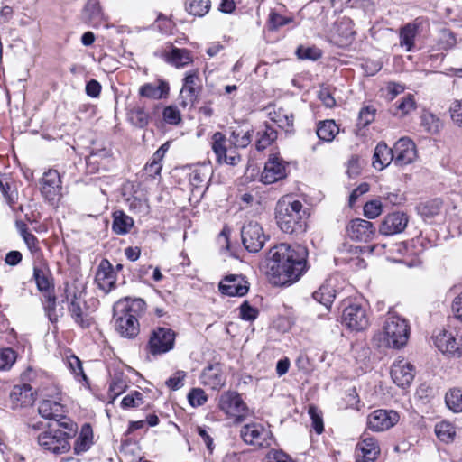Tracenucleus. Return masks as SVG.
Returning a JSON list of instances; mask_svg holds the SVG:
<instances>
[{"label":"nucleus","instance_id":"f257e3e1","mask_svg":"<svg viewBox=\"0 0 462 462\" xmlns=\"http://www.w3.org/2000/svg\"><path fill=\"white\" fill-rule=\"evenodd\" d=\"M308 251L300 245L281 243L268 253L270 272L282 284H291L306 273Z\"/></svg>","mask_w":462,"mask_h":462},{"label":"nucleus","instance_id":"f03ea898","mask_svg":"<svg viewBox=\"0 0 462 462\" xmlns=\"http://www.w3.org/2000/svg\"><path fill=\"white\" fill-rule=\"evenodd\" d=\"M308 208L292 196L281 198L275 207L279 228L286 234L301 235L307 229Z\"/></svg>","mask_w":462,"mask_h":462},{"label":"nucleus","instance_id":"7ed1b4c3","mask_svg":"<svg viewBox=\"0 0 462 462\" xmlns=\"http://www.w3.org/2000/svg\"><path fill=\"white\" fill-rule=\"evenodd\" d=\"M146 303L142 299L119 301L114 307V327L125 338H134L140 332L139 316L144 311Z\"/></svg>","mask_w":462,"mask_h":462},{"label":"nucleus","instance_id":"20e7f679","mask_svg":"<svg viewBox=\"0 0 462 462\" xmlns=\"http://www.w3.org/2000/svg\"><path fill=\"white\" fill-rule=\"evenodd\" d=\"M83 291V285L77 281L67 282L61 302L62 309L66 306L75 323L82 328H88L92 325L93 321L92 318L84 313L82 309V304L84 303Z\"/></svg>","mask_w":462,"mask_h":462},{"label":"nucleus","instance_id":"39448f33","mask_svg":"<svg viewBox=\"0 0 462 462\" xmlns=\"http://www.w3.org/2000/svg\"><path fill=\"white\" fill-rule=\"evenodd\" d=\"M411 328L409 321L395 311H388L383 324V340L387 346L400 349L409 339Z\"/></svg>","mask_w":462,"mask_h":462},{"label":"nucleus","instance_id":"423d86ee","mask_svg":"<svg viewBox=\"0 0 462 462\" xmlns=\"http://www.w3.org/2000/svg\"><path fill=\"white\" fill-rule=\"evenodd\" d=\"M33 277L38 290L43 294L45 312L51 323L58 320L56 315V295L54 279L44 269L34 267Z\"/></svg>","mask_w":462,"mask_h":462},{"label":"nucleus","instance_id":"0eeeda50","mask_svg":"<svg viewBox=\"0 0 462 462\" xmlns=\"http://www.w3.org/2000/svg\"><path fill=\"white\" fill-rule=\"evenodd\" d=\"M218 408L237 423L243 421L247 414V407L236 392L223 393L218 400Z\"/></svg>","mask_w":462,"mask_h":462},{"label":"nucleus","instance_id":"6e6552de","mask_svg":"<svg viewBox=\"0 0 462 462\" xmlns=\"http://www.w3.org/2000/svg\"><path fill=\"white\" fill-rule=\"evenodd\" d=\"M342 319L348 328L355 331L365 330L370 324L365 306L358 301L351 302L344 309Z\"/></svg>","mask_w":462,"mask_h":462},{"label":"nucleus","instance_id":"1a4fd4ad","mask_svg":"<svg viewBox=\"0 0 462 462\" xmlns=\"http://www.w3.org/2000/svg\"><path fill=\"white\" fill-rule=\"evenodd\" d=\"M241 238L243 245L248 252L257 253L263 247L268 236L260 224L249 221L241 229Z\"/></svg>","mask_w":462,"mask_h":462},{"label":"nucleus","instance_id":"9d476101","mask_svg":"<svg viewBox=\"0 0 462 462\" xmlns=\"http://www.w3.org/2000/svg\"><path fill=\"white\" fill-rule=\"evenodd\" d=\"M175 332L169 328L158 327L151 333L148 341V350L153 355H161L169 352L174 346Z\"/></svg>","mask_w":462,"mask_h":462},{"label":"nucleus","instance_id":"9b49d317","mask_svg":"<svg viewBox=\"0 0 462 462\" xmlns=\"http://www.w3.org/2000/svg\"><path fill=\"white\" fill-rule=\"evenodd\" d=\"M240 436L246 444L258 448L269 447L272 441L271 430L263 424L256 422L243 426Z\"/></svg>","mask_w":462,"mask_h":462},{"label":"nucleus","instance_id":"f8f14e48","mask_svg":"<svg viewBox=\"0 0 462 462\" xmlns=\"http://www.w3.org/2000/svg\"><path fill=\"white\" fill-rule=\"evenodd\" d=\"M202 86L198 70H190L183 79V85L180 95V105L183 107L192 106L197 100Z\"/></svg>","mask_w":462,"mask_h":462},{"label":"nucleus","instance_id":"ddd939ff","mask_svg":"<svg viewBox=\"0 0 462 462\" xmlns=\"http://www.w3.org/2000/svg\"><path fill=\"white\" fill-rule=\"evenodd\" d=\"M226 137L220 132H216L212 136V150L216 154L217 161L219 163L229 165H237L241 161L240 155L236 151V148L227 149L226 146Z\"/></svg>","mask_w":462,"mask_h":462},{"label":"nucleus","instance_id":"4468645a","mask_svg":"<svg viewBox=\"0 0 462 462\" xmlns=\"http://www.w3.org/2000/svg\"><path fill=\"white\" fill-rule=\"evenodd\" d=\"M287 176V162L276 155H271L265 162L260 180L264 184H272Z\"/></svg>","mask_w":462,"mask_h":462},{"label":"nucleus","instance_id":"2eb2a0df","mask_svg":"<svg viewBox=\"0 0 462 462\" xmlns=\"http://www.w3.org/2000/svg\"><path fill=\"white\" fill-rule=\"evenodd\" d=\"M393 162L397 166H405L413 162L417 157L414 142L408 137L400 138L393 147Z\"/></svg>","mask_w":462,"mask_h":462},{"label":"nucleus","instance_id":"dca6fc26","mask_svg":"<svg viewBox=\"0 0 462 462\" xmlns=\"http://www.w3.org/2000/svg\"><path fill=\"white\" fill-rule=\"evenodd\" d=\"M399 419L395 411L376 410L367 416V426L373 431H383L394 426Z\"/></svg>","mask_w":462,"mask_h":462},{"label":"nucleus","instance_id":"f3484780","mask_svg":"<svg viewBox=\"0 0 462 462\" xmlns=\"http://www.w3.org/2000/svg\"><path fill=\"white\" fill-rule=\"evenodd\" d=\"M95 282L97 288L106 294L116 288V273L107 259H103L99 263L95 275Z\"/></svg>","mask_w":462,"mask_h":462},{"label":"nucleus","instance_id":"a211bd4d","mask_svg":"<svg viewBox=\"0 0 462 462\" xmlns=\"http://www.w3.org/2000/svg\"><path fill=\"white\" fill-rule=\"evenodd\" d=\"M415 376L414 366L404 359L395 361L391 368V377L402 388L409 387Z\"/></svg>","mask_w":462,"mask_h":462},{"label":"nucleus","instance_id":"6ab92c4d","mask_svg":"<svg viewBox=\"0 0 462 462\" xmlns=\"http://www.w3.org/2000/svg\"><path fill=\"white\" fill-rule=\"evenodd\" d=\"M218 288L222 294L242 297L248 292L249 285L243 275L229 274L220 282Z\"/></svg>","mask_w":462,"mask_h":462},{"label":"nucleus","instance_id":"aec40b11","mask_svg":"<svg viewBox=\"0 0 462 462\" xmlns=\"http://www.w3.org/2000/svg\"><path fill=\"white\" fill-rule=\"evenodd\" d=\"M409 217L404 212H393L388 214L383 219L379 232L384 236H393L400 234L406 228Z\"/></svg>","mask_w":462,"mask_h":462},{"label":"nucleus","instance_id":"412c9836","mask_svg":"<svg viewBox=\"0 0 462 462\" xmlns=\"http://www.w3.org/2000/svg\"><path fill=\"white\" fill-rule=\"evenodd\" d=\"M40 191L45 201L56 208L58 203V171L50 169L40 180Z\"/></svg>","mask_w":462,"mask_h":462},{"label":"nucleus","instance_id":"4be33fe9","mask_svg":"<svg viewBox=\"0 0 462 462\" xmlns=\"http://www.w3.org/2000/svg\"><path fill=\"white\" fill-rule=\"evenodd\" d=\"M435 345L439 351L450 356L462 355V337H456L451 332L442 331L437 335Z\"/></svg>","mask_w":462,"mask_h":462},{"label":"nucleus","instance_id":"5701e85b","mask_svg":"<svg viewBox=\"0 0 462 462\" xmlns=\"http://www.w3.org/2000/svg\"><path fill=\"white\" fill-rule=\"evenodd\" d=\"M374 225L365 219L356 218L351 220L346 226L347 236L356 241L367 242L374 234Z\"/></svg>","mask_w":462,"mask_h":462},{"label":"nucleus","instance_id":"b1692460","mask_svg":"<svg viewBox=\"0 0 462 462\" xmlns=\"http://www.w3.org/2000/svg\"><path fill=\"white\" fill-rule=\"evenodd\" d=\"M200 382L211 389H220L226 383V376L220 364L216 363L205 367L200 374Z\"/></svg>","mask_w":462,"mask_h":462},{"label":"nucleus","instance_id":"393cba45","mask_svg":"<svg viewBox=\"0 0 462 462\" xmlns=\"http://www.w3.org/2000/svg\"><path fill=\"white\" fill-rule=\"evenodd\" d=\"M423 22L424 19L422 17H418L413 22L406 23L400 29V46L404 48L406 51H412L415 38Z\"/></svg>","mask_w":462,"mask_h":462},{"label":"nucleus","instance_id":"a878e982","mask_svg":"<svg viewBox=\"0 0 462 462\" xmlns=\"http://www.w3.org/2000/svg\"><path fill=\"white\" fill-rule=\"evenodd\" d=\"M170 91L168 82L159 79L153 83H146L139 88V95L147 98L161 99L167 97Z\"/></svg>","mask_w":462,"mask_h":462},{"label":"nucleus","instance_id":"bb28decb","mask_svg":"<svg viewBox=\"0 0 462 462\" xmlns=\"http://www.w3.org/2000/svg\"><path fill=\"white\" fill-rule=\"evenodd\" d=\"M162 57L167 63L178 69L188 66L193 60L190 51L176 47H172L169 51H164Z\"/></svg>","mask_w":462,"mask_h":462},{"label":"nucleus","instance_id":"cd10ccee","mask_svg":"<svg viewBox=\"0 0 462 462\" xmlns=\"http://www.w3.org/2000/svg\"><path fill=\"white\" fill-rule=\"evenodd\" d=\"M60 355L61 356L62 362L64 363L65 366L78 381H86L88 379L84 373L80 359L76 355H74L70 349L65 348L62 352L60 353Z\"/></svg>","mask_w":462,"mask_h":462},{"label":"nucleus","instance_id":"c85d7f7f","mask_svg":"<svg viewBox=\"0 0 462 462\" xmlns=\"http://www.w3.org/2000/svg\"><path fill=\"white\" fill-rule=\"evenodd\" d=\"M78 430V424L73 420L60 413V437L64 436L65 439H72L77 435ZM69 448L70 446L67 441L62 443L60 439V453L68 451Z\"/></svg>","mask_w":462,"mask_h":462},{"label":"nucleus","instance_id":"c756f323","mask_svg":"<svg viewBox=\"0 0 462 462\" xmlns=\"http://www.w3.org/2000/svg\"><path fill=\"white\" fill-rule=\"evenodd\" d=\"M112 231L119 236L126 235L134 227V219L123 210H116L112 214Z\"/></svg>","mask_w":462,"mask_h":462},{"label":"nucleus","instance_id":"7c9ffc66","mask_svg":"<svg viewBox=\"0 0 462 462\" xmlns=\"http://www.w3.org/2000/svg\"><path fill=\"white\" fill-rule=\"evenodd\" d=\"M393 161V148H389L383 142H380L373 157V166L377 170H383Z\"/></svg>","mask_w":462,"mask_h":462},{"label":"nucleus","instance_id":"2f4dec72","mask_svg":"<svg viewBox=\"0 0 462 462\" xmlns=\"http://www.w3.org/2000/svg\"><path fill=\"white\" fill-rule=\"evenodd\" d=\"M356 452L358 457L365 458L367 462L374 461L380 453V448L374 438H365L357 444Z\"/></svg>","mask_w":462,"mask_h":462},{"label":"nucleus","instance_id":"473e14b6","mask_svg":"<svg viewBox=\"0 0 462 462\" xmlns=\"http://www.w3.org/2000/svg\"><path fill=\"white\" fill-rule=\"evenodd\" d=\"M251 130L245 125L231 127L229 142L235 148H245L252 141Z\"/></svg>","mask_w":462,"mask_h":462},{"label":"nucleus","instance_id":"72a5a7b5","mask_svg":"<svg viewBox=\"0 0 462 462\" xmlns=\"http://www.w3.org/2000/svg\"><path fill=\"white\" fill-rule=\"evenodd\" d=\"M92 439V427L89 423H85L82 425L79 438L75 441L74 452L79 455L88 450L93 443Z\"/></svg>","mask_w":462,"mask_h":462},{"label":"nucleus","instance_id":"f704fd0d","mask_svg":"<svg viewBox=\"0 0 462 462\" xmlns=\"http://www.w3.org/2000/svg\"><path fill=\"white\" fill-rule=\"evenodd\" d=\"M339 128L334 120L319 121L317 125V136L324 142H332L338 134Z\"/></svg>","mask_w":462,"mask_h":462},{"label":"nucleus","instance_id":"c9c22d12","mask_svg":"<svg viewBox=\"0 0 462 462\" xmlns=\"http://www.w3.org/2000/svg\"><path fill=\"white\" fill-rule=\"evenodd\" d=\"M127 119L134 126L144 128L149 124L150 116L145 112L143 106L135 105L129 108L127 112Z\"/></svg>","mask_w":462,"mask_h":462},{"label":"nucleus","instance_id":"e433bc0d","mask_svg":"<svg viewBox=\"0 0 462 462\" xmlns=\"http://www.w3.org/2000/svg\"><path fill=\"white\" fill-rule=\"evenodd\" d=\"M312 296L315 300L328 310L336 297V291L328 283H325L318 291H314Z\"/></svg>","mask_w":462,"mask_h":462},{"label":"nucleus","instance_id":"4c0bfd02","mask_svg":"<svg viewBox=\"0 0 462 462\" xmlns=\"http://www.w3.org/2000/svg\"><path fill=\"white\" fill-rule=\"evenodd\" d=\"M39 414L45 420H54L56 423L58 420V402L54 399H44L39 403Z\"/></svg>","mask_w":462,"mask_h":462},{"label":"nucleus","instance_id":"58836bf2","mask_svg":"<svg viewBox=\"0 0 462 462\" xmlns=\"http://www.w3.org/2000/svg\"><path fill=\"white\" fill-rule=\"evenodd\" d=\"M211 7L210 0H187L186 11L194 16L202 17L206 15Z\"/></svg>","mask_w":462,"mask_h":462},{"label":"nucleus","instance_id":"ea45409f","mask_svg":"<svg viewBox=\"0 0 462 462\" xmlns=\"http://www.w3.org/2000/svg\"><path fill=\"white\" fill-rule=\"evenodd\" d=\"M441 205L442 203L439 199L429 200L424 203H420L417 207V211L425 219L432 218L439 215Z\"/></svg>","mask_w":462,"mask_h":462},{"label":"nucleus","instance_id":"a19ab883","mask_svg":"<svg viewBox=\"0 0 462 462\" xmlns=\"http://www.w3.org/2000/svg\"><path fill=\"white\" fill-rule=\"evenodd\" d=\"M10 396L14 401L20 402L21 405L30 404L32 396V387L27 383L14 386Z\"/></svg>","mask_w":462,"mask_h":462},{"label":"nucleus","instance_id":"79ce46f5","mask_svg":"<svg viewBox=\"0 0 462 462\" xmlns=\"http://www.w3.org/2000/svg\"><path fill=\"white\" fill-rule=\"evenodd\" d=\"M435 433L440 441L450 443L454 440L456 430L451 423L441 421L436 424Z\"/></svg>","mask_w":462,"mask_h":462},{"label":"nucleus","instance_id":"37998d69","mask_svg":"<svg viewBox=\"0 0 462 462\" xmlns=\"http://www.w3.org/2000/svg\"><path fill=\"white\" fill-rule=\"evenodd\" d=\"M416 108V102L413 95L408 94L403 97L401 100L396 102L395 111L393 115L396 116H404Z\"/></svg>","mask_w":462,"mask_h":462},{"label":"nucleus","instance_id":"c03bdc74","mask_svg":"<svg viewBox=\"0 0 462 462\" xmlns=\"http://www.w3.org/2000/svg\"><path fill=\"white\" fill-rule=\"evenodd\" d=\"M258 139L256 141V149L258 151L264 150L277 138V132L270 125H265L264 129L259 131Z\"/></svg>","mask_w":462,"mask_h":462},{"label":"nucleus","instance_id":"a18cd8bd","mask_svg":"<svg viewBox=\"0 0 462 462\" xmlns=\"http://www.w3.org/2000/svg\"><path fill=\"white\" fill-rule=\"evenodd\" d=\"M57 430L44 431L38 437L39 444L47 450L53 453L58 452V435Z\"/></svg>","mask_w":462,"mask_h":462},{"label":"nucleus","instance_id":"49530a36","mask_svg":"<svg viewBox=\"0 0 462 462\" xmlns=\"http://www.w3.org/2000/svg\"><path fill=\"white\" fill-rule=\"evenodd\" d=\"M445 402L448 408L454 412H462V390H450L446 393Z\"/></svg>","mask_w":462,"mask_h":462},{"label":"nucleus","instance_id":"de8ad7c7","mask_svg":"<svg viewBox=\"0 0 462 462\" xmlns=\"http://www.w3.org/2000/svg\"><path fill=\"white\" fill-rule=\"evenodd\" d=\"M126 388V382L122 377L121 374H116L110 383L109 385V395L113 399L116 398L118 395H120L122 393L125 392Z\"/></svg>","mask_w":462,"mask_h":462},{"label":"nucleus","instance_id":"09e8293b","mask_svg":"<svg viewBox=\"0 0 462 462\" xmlns=\"http://www.w3.org/2000/svg\"><path fill=\"white\" fill-rule=\"evenodd\" d=\"M143 396L138 391H134L127 395H125L121 402V406L124 409L135 408L139 407L143 403Z\"/></svg>","mask_w":462,"mask_h":462},{"label":"nucleus","instance_id":"8fccbe9b","mask_svg":"<svg viewBox=\"0 0 462 462\" xmlns=\"http://www.w3.org/2000/svg\"><path fill=\"white\" fill-rule=\"evenodd\" d=\"M296 54L299 59L311 60H317L322 55L321 51L317 47H303V46H300L297 49Z\"/></svg>","mask_w":462,"mask_h":462},{"label":"nucleus","instance_id":"3c124183","mask_svg":"<svg viewBox=\"0 0 462 462\" xmlns=\"http://www.w3.org/2000/svg\"><path fill=\"white\" fill-rule=\"evenodd\" d=\"M188 400L192 407H199L208 401V396L201 388H193L188 394Z\"/></svg>","mask_w":462,"mask_h":462},{"label":"nucleus","instance_id":"603ef678","mask_svg":"<svg viewBox=\"0 0 462 462\" xmlns=\"http://www.w3.org/2000/svg\"><path fill=\"white\" fill-rule=\"evenodd\" d=\"M16 360V353L12 348L0 350V370L9 369Z\"/></svg>","mask_w":462,"mask_h":462},{"label":"nucleus","instance_id":"864d4df0","mask_svg":"<svg viewBox=\"0 0 462 462\" xmlns=\"http://www.w3.org/2000/svg\"><path fill=\"white\" fill-rule=\"evenodd\" d=\"M196 432L201 438L209 453L214 450L213 430L208 427L197 426Z\"/></svg>","mask_w":462,"mask_h":462},{"label":"nucleus","instance_id":"5fc2aeb1","mask_svg":"<svg viewBox=\"0 0 462 462\" xmlns=\"http://www.w3.org/2000/svg\"><path fill=\"white\" fill-rule=\"evenodd\" d=\"M291 22H292L291 18L284 17L276 12H271L269 14L268 23L271 31H275Z\"/></svg>","mask_w":462,"mask_h":462},{"label":"nucleus","instance_id":"6e6d98bb","mask_svg":"<svg viewBox=\"0 0 462 462\" xmlns=\"http://www.w3.org/2000/svg\"><path fill=\"white\" fill-rule=\"evenodd\" d=\"M163 120L170 125H178L181 121L179 109L174 106L164 107L162 112Z\"/></svg>","mask_w":462,"mask_h":462},{"label":"nucleus","instance_id":"4d7b16f0","mask_svg":"<svg viewBox=\"0 0 462 462\" xmlns=\"http://www.w3.org/2000/svg\"><path fill=\"white\" fill-rule=\"evenodd\" d=\"M362 252V247L360 246H353V245H344L342 249H340V254H342L337 260H340L342 262L347 263L354 260L355 256L358 259L360 253Z\"/></svg>","mask_w":462,"mask_h":462},{"label":"nucleus","instance_id":"13d9d810","mask_svg":"<svg viewBox=\"0 0 462 462\" xmlns=\"http://www.w3.org/2000/svg\"><path fill=\"white\" fill-rule=\"evenodd\" d=\"M375 108H374L372 106L363 107L358 115V125L365 127L371 122H373L375 116Z\"/></svg>","mask_w":462,"mask_h":462},{"label":"nucleus","instance_id":"bf43d9fd","mask_svg":"<svg viewBox=\"0 0 462 462\" xmlns=\"http://www.w3.org/2000/svg\"><path fill=\"white\" fill-rule=\"evenodd\" d=\"M382 203L379 200H371L365 204L364 214L368 218H375L382 213Z\"/></svg>","mask_w":462,"mask_h":462},{"label":"nucleus","instance_id":"052dcab7","mask_svg":"<svg viewBox=\"0 0 462 462\" xmlns=\"http://www.w3.org/2000/svg\"><path fill=\"white\" fill-rule=\"evenodd\" d=\"M259 314L256 308L252 307L248 301H244L240 306V318L244 320L253 321Z\"/></svg>","mask_w":462,"mask_h":462},{"label":"nucleus","instance_id":"680f3d73","mask_svg":"<svg viewBox=\"0 0 462 462\" xmlns=\"http://www.w3.org/2000/svg\"><path fill=\"white\" fill-rule=\"evenodd\" d=\"M452 121L462 127V100H454L449 107Z\"/></svg>","mask_w":462,"mask_h":462},{"label":"nucleus","instance_id":"e2e57ef3","mask_svg":"<svg viewBox=\"0 0 462 462\" xmlns=\"http://www.w3.org/2000/svg\"><path fill=\"white\" fill-rule=\"evenodd\" d=\"M186 373L184 371H177L167 381L166 385L171 390H178L184 385Z\"/></svg>","mask_w":462,"mask_h":462},{"label":"nucleus","instance_id":"0e129e2a","mask_svg":"<svg viewBox=\"0 0 462 462\" xmlns=\"http://www.w3.org/2000/svg\"><path fill=\"white\" fill-rule=\"evenodd\" d=\"M84 12L89 18L98 17L101 14L99 0H88Z\"/></svg>","mask_w":462,"mask_h":462},{"label":"nucleus","instance_id":"69168bd1","mask_svg":"<svg viewBox=\"0 0 462 462\" xmlns=\"http://www.w3.org/2000/svg\"><path fill=\"white\" fill-rule=\"evenodd\" d=\"M309 414L312 420V427L316 433L321 434L324 430V425L322 418L318 414L315 407H310Z\"/></svg>","mask_w":462,"mask_h":462},{"label":"nucleus","instance_id":"338daca9","mask_svg":"<svg viewBox=\"0 0 462 462\" xmlns=\"http://www.w3.org/2000/svg\"><path fill=\"white\" fill-rule=\"evenodd\" d=\"M266 462H294L291 457L282 450H272Z\"/></svg>","mask_w":462,"mask_h":462},{"label":"nucleus","instance_id":"774afa93","mask_svg":"<svg viewBox=\"0 0 462 462\" xmlns=\"http://www.w3.org/2000/svg\"><path fill=\"white\" fill-rule=\"evenodd\" d=\"M319 98L326 107L332 108L336 106V100L328 88H322L319 90Z\"/></svg>","mask_w":462,"mask_h":462}]
</instances>
